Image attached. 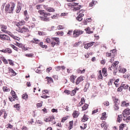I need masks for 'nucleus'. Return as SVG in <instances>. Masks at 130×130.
<instances>
[{
	"mask_svg": "<svg viewBox=\"0 0 130 130\" xmlns=\"http://www.w3.org/2000/svg\"><path fill=\"white\" fill-rule=\"evenodd\" d=\"M15 7H16V5L14 4H12L11 5H10L9 4H7L5 6V11L7 13H9L10 14H11L13 13V11H14Z\"/></svg>",
	"mask_w": 130,
	"mask_h": 130,
	"instance_id": "obj_1",
	"label": "nucleus"
},
{
	"mask_svg": "<svg viewBox=\"0 0 130 130\" xmlns=\"http://www.w3.org/2000/svg\"><path fill=\"white\" fill-rule=\"evenodd\" d=\"M69 6H71V7H73V11L74 12L80 10L81 8H82V6H81L80 4L76 3H72L71 4H70Z\"/></svg>",
	"mask_w": 130,
	"mask_h": 130,
	"instance_id": "obj_2",
	"label": "nucleus"
},
{
	"mask_svg": "<svg viewBox=\"0 0 130 130\" xmlns=\"http://www.w3.org/2000/svg\"><path fill=\"white\" fill-rule=\"evenodd\" d=\"M84 33V31L81 30L80 29H75L73 31V37L74 38H77V37H79L80 35H82Z\"/></svg>",
	"mask_w": 130,
	"mask_h": 130,
	"instance_id": "obj_3",
	"label": "nucleus"
},
{
	"mask_svg": "<svg viewBox=\"0 0 130 130\" xmlns=\"http://www.w3.org/2000/svg\"><path fill=\"white\" fill-rule=\"evenodd\" d=\"M0 39L3 41H11L10 37L6 35H2L0 34Z\"/></svg>",
	"mask_w": 130,
	"mask_h": 130,
	"instance_id": "obj_4",
	"label": "nucleus"
},
{
	"mask_svg": "<svg viewBox=\"0 0 130 130\" xmlns=\"http://www.w3.org/2000/svg\"><path fill=\"white\" fill-rule=\"evenodd\" d=\"M59 43V38H54L53 39V41L51 42L52 46H53V47L54 45H58Z\"/></svg>",
	"mask_w": 130,
	"mask_h": 130,
	"instance_id": "obj_5",
	"label": "nucleus"
},
{
	"mask_svg": "<svg viewBox=\"0 0 130 130\" xmlns=\"http://www.w3.org/2000/svg\"><path fill=\"white\" fill-rule=\"evenodd\" d=\"M22 5L21 4V3L20 2H18L17 3V7L16 10V12L17 14H19V13H20V12H21V10H22Z\"/></svg>",
	"mask_w": 130,
	"mask_h": 130,
	"instance_id": "obj_6",
	"label": "nucleus"
},
{
	"mask_svg": "<svg viewBox=\"0 0 130 130\" xmlns=\"http://www.w3.org/2000/svg\"><path fill=\"white\" fill-rule=\"evenodd\" d=\"M28 32H29V28L26 26H23L20 30V33H27Z\"/></svg>",
	"mask_w": 130,
	"mask_h": 130,
	"instance_id": "obj_7",
	"label": "nucleus"
},
{
	"mask_svg": "<svg viewBox=\"0 0 130 130\" xmlns=\"http://www.w3.org/2000/svg\"><path fill=\"white\" fill-rule=\"evenodd\" d=\"M83 81H84V77L80 76L78 77L76 80V85H79L80 83H81V82H83Z\"/></svg>",
	"mask_w": 130,
	"mask_h": 130,
	"instance_id": "obj_8",
	"label": "nucleus"
},
{
	"mask_svg": "<svg viewBox=\"0 0 130 130\" xmlns=\"http://www.w3.org/2000/svg\"><path fill=\"white\" fill-rule=\"evenodd\" d=\"M94 43H95V42H92L85 44L84 46V48H85V49H88L89 47H91V46H93V45H94Z\"/></svg>",
	"mask_w": 130,
	"mask_h": 130,
	"instance_id": "obj_9",
	"label": "nucleus"
},
{
	"mask_svg": "<svg viewBox=\"0 0 130 130\" xmlns=\"http://www.w3.org/2000/svg\"><path fill=\"white\" fill-rule=\"evenodd\" d=\"M79 115H80V113L77 111H74L72 114V116L74 118H77Z\"/></svg>",
	"mask_w": 130,
	"mask_h": 130,
	"instance_id": "obj_10",
	"label": "nucleus"
},
{
	"mask_svg": "<svg viewBox=\"0 0 130 130\" xmlns=\"http://www.w3.org/2000/svg\"><path fill=\"white\" fill-rule=\"evenodd\" d=\"M1 29H2L1 30L2 31V32L6 33V34H8V33H9V31L8 30H7V26L2 25L1 27Z\"/></svg>",
	"mask_w": 130,
	"mask_h": 130,
	"instance_id": "obj_11",
	"label": "nucleus"
},
{
	"mask_svg": "<svg viewBox=\"0 0 130 130\" xmlns=\"http://www.w3.org/2000/svg\"><path fill=\"white\" fill-rule=\"evenodd\" d=\"M41 21H44L45 22H49V17H40Z\"/></svg>",
	"mask_w": 130,
	"mask_h": 130,
	"instance_id": "obj_12",
	"label": "nucleus"
},
{
	"mask_svg": "<svg viewBox=\"0 0 130 130\" xmlns=\"http://www.w3.org/2000/svg\"><path fill=\"white\" fill-rule=\"evenodd\" d=\"M46 80H47L48 84H50L51 83H53V79H52V78H51V77H46Z\"/></svg>",
	"mask_w": 130,
	"mask_h": 130,
	"instance_id": "obj_13",
	"label": "nucleus"
},
{
	"mask_svg": "<svg viewBox=\"0 0 130 130\" xmlns=\"http://www.w3.org/2000/svg\"><path fill=\"white\" fill-rule=\"evenodd\" d=\"M25 21L22 20L19 22H18L16 24V26H17V27H19V26H23V25H25Z\"/></svg>",
	"mask_w": 130,
	"mask_h": 130,
	"instance_id": "obj_14",
	"label": "nucleus"
},
{
	"mask_svg": "<svg viewBox=\"0 0 130 130\" xmlns=\"http://www.w3.org/2000/svg\"><path fill=\"white\" fill-rule=\"evenodd\" d=\"M66 67L64 66H58L56 68V71L57 72L59 71L60 70H65Z\"/></svg>",
	"mask_w": 130,
	"mask_h": 130,
	"instance_id": "obj_15",
	"label": "nucleus"
},
{
	"mask_svg": "<svg viewBox=\"0 0 130 130\" xmlns=\"http://www.w3.org/2000/svg\"><path fill=\"white\" fill-rule=\"evenodd\" d=\"M53 119H54V117L53 116H51L50 117H49V118L45 119V121L46 122H49V121H51L53 120Z\"/></svg>",
	"mask_w": 130,
	"mask_h": 130,
	"instance_id": "obj_16",
	"label": "nucleus"
},
{
	"mask_svg": "<svg viewBox=\"0 0 130 130\" xmlns=\"http://www.w3.org/2000/svg\"><path fill=\"white\" fill-rule=\"evenodd\" d=\"M89 119V118H88V116L87 115H84L83 116V118L81 120V121L82 122H85V121H87Z\"/></svg>",
	"mask_w": 130,
	"mask_h": 130,
	"instance_id": "obj_17",
	"label": "nucleus"
},
{
	"mask_svg": "<svg viewBox=\"0 0 130 130\" xmlns=\"http://www.w3.org/2000/svg\"><path fill=\"white\" fill-rule=\"evenodd\" d=\"M88 107H89V105L85 104L82 107V110L83 111H85V110H87V109H88Z\"/></svg>",
	"mask_w": 130,
	"mask_h": 130,
	"instance_id": "obj_18",
	"label": "nucleus"
},
{
	"mask_svg": "<svg viewBox=\"0 0 130 130\" xmlns=\"http://www.w3.org/2000/svg\"><path fill=\"white\" fill-rule=\"evenodd\" d=\"M118 63H119V62L118 61H115L112 64L111 68H115V67H116V66H117Z\"/></svg>",
	"mask_w": 130,
	"mask_h": 130,
	"instance_id": "obj_19",
	"label": "nucleus"
},
{
	"mask_svg": "<svg viewBox=\"0 0 130 130\" xmlns=\"http://www.w3.org/2000/svg\"><path fill=\"white\" fill-rule=\"evenodd\" d=\"M111 53L113 55V57H114L115 56V53H116V49H114L110 51Z\"/></svg>",
	"mask_w": 130,
	"mask_h": 130,
	"instance_id": "obj_20",
	"label": "nucleus"
},
{
	"mask_svg": "<svg viewBox=\"0 0 130 130\" xmlns=\"http://www.w3.org/2000/svg\"><path fill=\"white\" fill-rule=\"evenodd\" d=\"M129 109L127 108L125 109L123 112H124L127 115H129L130 112H129Z\"/></svg>",
	"mask_w": 130,
	"mask_h": 130,
	"instance_id": "obj_21",
	"label": "nucleus"
},
{
	"mask_svg": "<svg viewBox=\"0 0 130 130\" xmlns=\"http://www.w3.org/2000/svg\"><path fill=\"white\" fill-rule=\"evenodd\" d=\"M10 36L15 40H17L18 41H20V38H18L17 36H15L14 35H10Z\"/></svg>",
	"mask_w": 130,
	"mask_h": 130,
	"instance_id": "obj_22",
	"label": "nucleus"
},
{
	"mask_svg": "<svg viewBox=\"0 0 130 130\" xmlns=\"http://www.w3.org/2000/svg\"><path fill=\"white\" fill-rule=\"evenodd\" d=\"M122 115H119L117 120L118 122H120V121H121L122 119Z\"/></svg>",
	"mask_w": 130,
	"mask_h": 130,
	"instance_id": "obj_23",
	"label": "nucleus"
},
{
	"mask_svg": "<svg viewBox=\"0 0 130 130\" xmlns=\"http://www.w3.org/2000/svg\"><path fill=\"white\" fill-rule=\"evenodd\" d=\"M38 34L40 36H45V35H46V33L44 31H39Z\"/></svg>",
	"mask_w": 130,
	"mask_h": 130,
	"instance_id": "obj_24",
	"label": "nucleus"
},
{
	"mask_svg": "<svg viewBox=\"0 0 130 130\" xmlns=\"http://www.w3.org/2000/svg\"><path fill=\"white\" fill-rule=\"evenodd\" d=\"M106 117H107V116H106V112H104L102 114L101 119H105V118H106Z\"/></svg>",
	"mask_w": 130,
	"mask_h": 130,
	"instance_id": "obj_25",
	"label": "nucleus"
},
{
	"mask_svg": "<svg viewBox=\"0 0 130 130\" xmlns=\"http://www.w3.org/2000/svg\"><path fill=\"white\" fill-rule=\"evenodd\" d=\"M11 47L12 48H13V49L14 50H16V51H18V50H19V49H18V48L16 46H15V45H11Z\"/></svg>",
	"mask_w": 130,
	"mask_h": 130,
	"instance_id": "obj_26",
	"label": "nucleus"
},
{
	"mask_svg": "<svg viewBox=\"0 0 130 130\" xmlns=\"http://www.w3.org/2000/svg\"><path fill=\"white\" fill-rule=\"evenodd\" d=\"M42 14L44 16L43 17H45V18H47L48 16H50V13H45L44 12H43Z\"/></svg>",
	"mask_w": 130,
	"mask_h": 130,
	"instance_id": "obj_27",
	"label": "nucleus"
},
{
	"mask_svg": "<svg viewBox=\"0 0 130 130\" xmlns=\"http://www.w3.org/2000/svg\"><path fill=\"white\" fill-rule=\"evenodd\" d=\"M39 44L42 48H47V46L43 45V42H40Z\"/></svg>",
	"mask_w": 130,
	"mask_h": 130,
	"instance_id": "obj_28",
	"label": "nucleus"
},
{
	"mask_svg": "<svg viewBox=\"0 0 130 130\" xmlns=\"http://www.w3.org/2000/svg\"><path fill=\"white\" fill-rule=\"evenodd\" d=\"M103 74L104 77H106L107 76V71L105 69H103L102 70Z\"/></svg>",
	"mask_w": 130,
	"mask_h": 130,
	"instance_id": "obj_29",
	"label": "nucleus"
},
{
	"mask_svg": "<svg viewBox=\"0 0 130 130\" xmlns=\"http://www.w3.org/2000/svg\"><path fill=\"white\" fill-rule=\"evenodd\" d=\"M85 30L86 32H88V34H91V33H93V31H90V28L89 27L85 28Z\"/></svg>",
	"mask_w": 130,
	"mask_h": 130,
	"instance_id": "obj_30",
	"label": "nucleus"
},
{
	"mask_svg": "<svg viewBox=\"0 0 130 130\" xmlns=\"http://www.w3.org/2000/svg\"><path fill=\"white\" fill-rule=\"evenodd\" d=\"M80 44H82V41H79L77 43H76L75 44H74V46H75V47H77V46H79Z\"/></svg>",
	"mask_w": 130,
	"mask_h": 130,
	"instance_id": "obj_31",
	"label": "nucleus"
},
{
	"mask_svg": "<svg viewBox=\"0 0 130 130\" xmlns=\"http://www.w3.org/2000/svg\"><path fill=\"white\" fill-rule=\"evenodd\" d=\"M70 123V126L69 127V129H72L73 128V124H74V122L73 121H70L69 122Z\"/></svg>",
	"mask_w": 130,
	"mask_h": 130,
	"instance_id": "obj_32",
	"label": "nucleus"
},
{
	"mask_svg": "<svg viewBox=\"0 0 130 130\" xmlns=\"http://www.w3.org/2000/svg\"><path fill=\"white\" fill-rule=\"evenodd\" d=\"M22 99H28V94H23L22 95Z\"/></svg>",
	"mask_w": 130,
	"mask_h": 130,
	"instance_id": "obj_33",
	"label": "nucleus"
},
{
	"mask_svg": "<svg viewBox=\"0 0 130 130\" xmlns=\"http://www.w3.org/2000/svg\"><path fill=\"white\" fill-rule=\"evenodd\" d=\"M122 89H123V87L122 86V84H121V86L117 89L118 92H121V91H122Z\"/></svg>",
	"mask_w": 130,
	"mask_h": 130,
	"instance_id": "obj_34",
	"label": "nucleus"
},
{
	"mask_svg": "<svg viewBox=\"0 0 130 130\" xmlns=\"http://www.w3.org/2000/svg\"><path fill=\"white\" fill-rule=\"evenodd\" d=\"M114 101L115 105H119V100L115 99Z\"/></svg>",
	"mask_w": 130,
	"mask_h": 130,
	"instance_id": "obj_35",
	"label": "nucleus"
},
{
	"mask_svg": "<svg viewBox=\"0 0 130 130\" xmlns=\"http://www.w3.org/2000/svg\"><path fill=\"white\" fill-rule=\"evenodd\" d=\"M70 81L72 83H75L76 82V79H75V78H74V77H71Z\"/></svg>",
	"mask_w": 130,
	"mask_h": 130,
	"instance_id": "obj_36",
	"label": "nucleus"
},
{
	"mask_svg": "<svg viewBox=\"0 0 130 130\" xmlns=\"http://www.w3.org/2000/svg\"><path fill=\"white\" fill-rule=\"evenodd\" d=\"M57 18H58V15L57 14H55L51 16V18L53 19H57Z\"/></svg>",
	"mask_w": 130,
	"mask_h": 130,
	"instance_id": "obj_37",
	"label": "nucleus"
},
{
	"mask_svg": "<svg viewBox=\"0 0 130 130\" xmlns=\"http://www.w3.org/2000/svg\"><path fill=\"white\" fill-rule=\"evenodd\" d=\"M119 105H114V108L115 110H118L119 109V107H118Z\"/></svg>",
	"mask_w": 130,
	"mask_h": 130,
	"instance_id": "obj_38",
	"label": "nucleus"
},
{
	"mask_svg": "<svg viewBox=\"0 0 130 130\" xmlns=\"http://www.w3.org/2000/svg\"><path fill=\"white\" fill-rule=\"evenodd\" d=\"M14 107L15 108H17V110H20V105L19 104L15 105Z\"/></svg>",
	"mask_w": 130,
	"mask_h": 130,
	"instance_id": "obj_39",
	"label": "nucleus"
},
{
	"mask_svg": "<svg viewBox=\"0 0 130 130\" xmlns=\"http://www.w3.org/2000/svg\"><path fill=\"white\" fill-rule=\"evenodd\" d=\"M106 55H107V56H108V57H110V56L111 57H113V54H112V53H108V52H107V53H106Z\"/></svg>",
	"mask_w": 130,
	"mask_h": 130,
	"instance_id": "obj_40",
	"label": "nucleus"
},
{
	"mask_svg": "<svg viewBox=\"0 0 130 130\" xmlns=\"http://www.w3.org/2000/svg\"><path fill=\"white\" fill-rule=\"evenodd\" d=\"M76 93H77V91H76V90L74 89L72 91L71 96H75Z\"/></svg>",
	"mask_w": 130,
	"mask_h": 130,
	"instance_id": "obj_41",
	"label": "nucleus"
},
{
	"mask_svg": "<svg viewBox=\"0 0 130 130\" xmlns=\"http://www.w3.org/2000/svg\"><path fill=\"white\" fill-rule=\"evenodd\" d=\"M64 93H65L67 95H70V94H71V91L66 89L64 91Z\"/></svg>",
	"mask_w": 130,
	"mask_h": 130,
	"instance_id": "obj_42",
	"label": "nucleus"
},
{
	"mask_svg": "<svg viewBox=\"0 0 130 130\" xmlns=\"http://www.w3.org/2000/svg\"><path fill=\"white\" fill-rule=\"evenodd\" d=\"M76 20H77V21H79V22H81V21H82V20H83V18L78 16L76 18Z\"/></svg>",
	"mask_w": 130,
	"mask_h": 130,
	"instance_id": "obj_43",
	"label": "nucleus"
},
{
	"mask_svg": "<svg viewBox=\"0 0 130 130\" xmlns=\"http://www.w3.org/2000/svg\"><path fill=\"white\" fill-rule=\"evenodd\" d=\"M2 60L3 62H4V63H6V64L9 63V62L8 61V60H7V59L5 57H3Z\"/></svg>",
	"mask_w": 130,
	"mask_h": 130,
	"instance_id": "obj_44",
	"label": "nucleus"
},
{
	"mask_svg": "<svg viewBox=\"0 0 130 130\" xmlns=\"http://www.w3.org/2000/svg\"><path fill=\"white\" fill-rule=\"evenodd\" d=\"M123 89H128V85L125 84H122Z\"/></svg>",
	"mask_w": 130,
	"mask_h": 130,
	"instance_id": "obj_45",
	"label": "nucleus"
},
{
	"mask_svg": "<svg viewBox=\"0 0 130 130\" xmlns=\"http://www.w3.org/2000/svg\"><path fill=\"white\" fill-rule=\"evenodd\" d=\"M9 89H8L7 87H3V91H4V92H9Z\"/></svg>",
	"mask_w": 130,
	"mask_h": 130,
	"instance_id": "obj_46",
	"label": "nucleus"
},
{
	"mask_svg": "<svg viewBox=\"0 0 130 130\" xmlns=\"http://www.w3.org/2000/svg\"><path fill=\"white\" fill-rule=\"evenodd\" d=\"M48 12H55V10L52 8H49L48 9Z\"/></svg>",
	"mask_w": 130,
	"mask_h": 130,
	"instance_id": "obj_47",
	"label": "nucleus"
},
{
	"mask_svg": "<svg viewBox=\"0 0 130 130\" xmlns=\"http://www.w3.org/2000/svg\"><path fill=\"white\" fill-rule=\"evenodd\" d=\"M99 111V109H96L95 110H93L92 112V114H95V113H97Z\"/></svg>",
	"mask_w": 130,
	"mask_h": 130,
	"instance_id": "obj_48",
	"label": "nucleus"
},
{
	"mask_svg": "<svg viewBox=\"0 0 130 130\" xmlns=\"http://www.w3.org/2000/svg\"><path fill=\"white\" fill-rule=\"evenodd\" d=\"M12 52H13L12 51V50L10 48H7V53H12Z\"/></svg>",
	"mask_w": 130,
	"mask_h": 130,
	"instance_id": "obj_49",
	"label": "nucleus"
},
{
	"mask_svg": "<svg viewBox=\"0 0 130 130\" xmlns=\"http://www.w3.org/2000/svg\"><path fill=\"white\" fill-rule=\"evenodd\" d=\"M8 60L9 61V64H10L11 66H14V61L11 59H9Z\"/></svg>",
	"mask_w": 130,
	"mask_h": 130,
	"instance_id": "obj_50",
	"label": "nucleus"
},
{
	"mask_svg": "<svg viewBox=\"0 0 130 130\" xmlns=\"http://www.w3.org/2000/svg\"><path fill=\"white\" fill-rule=\"evenodd\" d=\"M43 103V102H41V103H38V104H37V107H42V104Z\"/></svg>",
	"mask_w": 130,
	"mask_h": 130,
	"instance_id": "obj_51",
	"label": "nucleus"
},
{
	"mask_svg": "<svg viewBox=\"0 0 130 130\" xmlns=\"http://www.w3.org/2000/svg\"><path fill=\"white\" fill-rule=\"evenodd\" d=\"M41 98H43L44 99H47V98H49V96H47V95H42Z\"/></svg>",
	"mask_w": 130,
	"mask_h": 130,
	"instance_id": "obj_52",
	"label": "nucleus"
},
{
	"mask_svg": "<svg viewBox=\"0 0 130 130\" xmlns=\"http://www.w3.org/2000/svg\"><path fill=\"white\" fill-rule=\"evenodd\" d=\"M81 104H84V103H85V98H82L81 99Z\"/></svg>",
	"mask_w": 130,
	"mask_h": 130,
	"instance_id": "obj_53",
	"label": "nucleus"
},
{
	"mask_svg": "<svg viewBox=\"0 0 130 130\" xmlns=\"http://www.w3.org/2000/svg\"><path fill=\"white\" fill-rule=\"evenodd\" d=\"M104 105H106V106H109V102L106 101L104 103Z\"/></svg>",
	"mask_w": 130,
	"mask_h": 130,
	"instance_id": "obj_54",
	"label": "nucleus"
},
{
	"mask_svg": "<svg viewBox=\"0 0 130 130\" xmlns=\"http://www.w3.org/2000/svg\"><path fill=\"white\" fill-rule=\"evenodd\" d=\"M123 120L126 121V122H128V120H130V116L127 117L126 119H123Z\"/></svg>",
	"mask_w": 130,
	"mask_h": 130,
	"instance_id": "obj_55",
	"label": "nucleus"
},
{
	"mask_svg": "<svg viewBox=\"0 0 130 130\" xmlns=\"http://www.w3.org/2000/svg\"><path fill=\"white\" fill-rule=\"evenodd\" d=\"M57 35H60L61 36H63L64 33H63V32H59V31H58V32H57Z\"/></svg>",
	"mask_w": 130,
	"mask_h": 130,
	"instance_id": "obj_56",
	"label": "nucleus"
},
{
	"mask_svg": "<svg viewBox=\"0 0 130 130\" xmlns=\"http://www.w3.org/2000/svg\"><path fill=\"white\" fill-rule=\"evenodd\" d=\"M11 73H12L13 74V76H16V75H17V74H16V72H15V71H14L13 69H12L10 71Z\"/></svg>",
	"mask_w": 130,
	"mask_h": 130,
	"instance_id": "obj_57",
	"label": "nucleus"
},
{
	"mask_svg": "<svg viewBox=\"0 0 130 130\" xmlns=\"http://www.w3.org/2000/svg\"><path fill=\"white\" fill-rule=\"evenodd\" d=\"M45 40H46L47 43H50V39H49V38H47Z\"/></svg>",
	"mask_w": 130,
	"mask_h": 130,
	"instance_id": "obj_58",
	"label": "nucleus"
},
{
	"mask_svg": "<svg viewBox=\"0 0 130 130\" xmlns=\"http://www.w3.org/2000/svg\"><path fill=\"white\" fill-rule=\"evenodd\" d=\"M1 52H4V53H7V48L6 49H3L1 50H0Z\"/></svg>",
	"mask_w": 130,
	"mask_h": 130,
	"instance_id": "obj_59",
	"label": "nucleus"
},
{
	"mask_svg": "<svg viewBox=\"0 0 130 130\" xmlns=\"http://www.w3.org/2000/svg\"><path fill=\"white\" fill-rule=\"evenodd\" d=\"M108 86H110V85H112V79H110L109 82L108 83Z\"/></svg>",
	"mask_w": 130,
	"mask_h": 130,
	"instance_id": "obj_60",
	"label": "nucleus"
},
{
	"mask_svg": "<svg viewBox=\"0 0 130 130\" xmlns=\"http://www.w3.org/2000/svg\"><path fill=\"white\" fill-rule=\"evenodd\" d=\"M57 29L58 30H61L62 29H63L62 25H58L57 27Z\"/></svg>",
	"mask_w": 130,
	"mask_h": 130,
	"instance_id": "obj_61",
	"label": "nucleus"
},
{
	"mask_svg": "<svg viewBox=\"0 0 130 130\" xmlns=\"http://www.w3.org/2000/svg\"><path fill=\"white\" fill-rule=\"evenodd\" d=\"M27 57H32L33 56V54H27L26 55Z\"/></svg>",
	"mask_w": 130,
	"mask_h": 130,
	"instance_id": "obj_62",
	"label": "nucleus"
},
{
	"mask_svg": "<svg viewBox=\"0 0 130 130\" xmlns=\"http://www.w3.org/2000/svg\"><path fill=\"white\" fill-rule=\"evenodd\" d=\"M67 119H68V118L63 117V118H62L61 121V122H64V121H66V120H67Z\"/></svg>",
	"mask_w": 130,
	"mask_h": 130,
	"instance_id": "obj_63",
	"label": "nucleus"
},
{
	"mask_svg": "<svg viewBox=\"0 0 130 130\" xmlns=\"http://www.w3.org/2000/svg\"><path fill=\"white\" fill-rule=\"evenodd\" d=\"M126 72V70L124 68H122V71H121V73H122L123 74H124Z\"/></svg>",
	"mask_w": 130,
	"mask_h": 130,
	"instance_id": "obj_64",
	"label": "nucleus"
}]
</instances>
